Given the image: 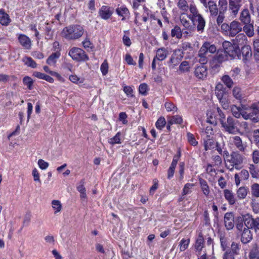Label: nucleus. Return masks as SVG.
<instances>
[{"label":"nucleus","mask_w":259,"mask_h":259,"mask_svg":"<svg viewBox=\"0 0 259 259\" xmlns=\"http://www.w3.org/2000/svg\"><path fill=\"white\" fill-rule=\"evenodd\" d=\"M248 192V189L245 187H241L237 190L236 194L239 199H244L246 198Z\"/></svg>","instance_id":"72a5a7b5"},{"label":"nucleus","mask_w":259,"mask_h":259,"mask_svg":"<svg viewBox=\"0 0 259 259\" xmlns=\"http://www.w3.org/2000/svg\"><path fill=\"white\" fill-rule=\"evenodd\" d=\"M223 47L230 59H234L238 55L239 48L234 43L232 44L229 41H225L223 44Z\"/></svg>","instance_id":"39448f33"},{"label":"nucleus","mask_w":259,"mask_h":259,"mask_svg":"<svg viewBox=\"0 0 259 259\" xmlns=\"http://www.w3.org/2000/svg\"><path fill=\"white\" fill-rule=\"evenodd\" d=\"M11 20L9 15L3 9L0 10V23L4 26H8Z\"/></svg>","instance_id":"c85d7f7f"},{"label":"nucleus","mask_w":259,"mask_h":259,"mask_svg":"<svg viewBox=\"0 0 259 259\" xmlns=\"http://www.w3.org/2000/svg\"><path fill=\"white\" fill-rule=\"evenodd\" d=\"M84 33L83 28L78 25H71L64 28L61 32L63 37L68 40L77 39Z\"/></svg>","instance_id":"f257e3e1"},{"label":"nucleus","mask_w":259,"mask_h":259,"mask_svg":"<svg viewBox=\"0 0 259 259\" xmlns=\"http://www.w3.org/2000/svg\"><path fill=\"white\" fill-rule=\"evenodd\" d=\"M194 74L198 78L203 79L207 74L206 67L203 65L196 67L194 71Z\"/></svg>","instance_id":"dca6fc26"},{"label":"nucleus","mask_w":259,"mask_h":259,"mask_svg":"<svg viewBox=\"0 0 259 259\" xmlns=\"http://www.w3.org/2000/svg\"><path fill=\"white\" fill-rule=\"evenodd\" d=\"M244 26L242 27L244 32V34L247 37H252L255 34L254 27L253 25V22L251 23L243 24Z\"/></svg>","instance_id":"6ab92c4d"},{"label":"nucleus","mask_w":259,"mask_h":259,"mask_svg":"<svg viewBox=\"0 0 259 259\" xmlns=\"http://www.w3.org/2000/svg\"><path fill=\"white\" fill-rule=\"evenodd\" d=\"M195 186V185L192 183H187L185 185L183 189V195H186L190 194L192 192V189Z\"/></svg>","instance_id":"de8ad7c7"},{"label":"nucleus","mask_w":259,"mask_h":259,"mask_svg":"<svg viewBox=\"0 0 259 259\" xmlns=\"http://www.w3.org/2000/svg\"><path fill=\"white\" fill-rule=\"evenodd\" d=\"M234 255L230 250H226L223 255V259H234Z\"/></svg>","instance_id":"774afa93"},{"label":"nucleus","mask_w":259,"mask_h":259,"mask_svg":"<svg viewBox=\"0 0 259 259\" xmlns=\"http://www.w3.org/2000/svg\"><path fill=\"white\" fill-rule=\"evenodd\" d=\"M243 160V157L238 152H233L230 156V158L227 159V161L230 163L231 166L237 169L239 168Z\"/></svg>","instance_id":"6e6552de"},{"label":"nucleus","mask_w":259,"mask_h":259,"mask_svg":"<svg viewBox=\"0 0 259 259\" xmlns=\"http://www.w3.org/2000/svg\"><path fill=\"white\" fill-rule=\"evenodd\" d=\"M240 234L241 235V242L244 244L249 242L252 238L251 231L249 228H246V230H244V231L240 233Z\"/></svg>","instance_id":"cd10ccee"},{"label":"nucleus","mask_w":259,"mask_h":259,"mask_svg":"<svg viewBox=\"0 0 259 259\" xmlns=\"http://www.w3.org/2000/svg\"><path fill=\"white\" fill-rule=\"evenodd\" d=\"M164 106L166 111L168 112L176 111L177 110V107L171 102H166Z\"/></svg>","instance_id":"e2e57ef3"},{"label":"nucleus","mask_w":259,"mask_h":259,"mask_svg":"<svg viewBox=\"0 0 259 259\" xmlns=\"http://www.w3.org/2000/svg\"><path fill=\"white\" fill-rule=\"evenodd\" d=\"M251 192L252 196L259 197V184L254 183L251 186Z\"/></svg>","instance_id":"864d4df0"},{"label":"nucleus","mask_w":259,"mask_h":259,"mask_svg":"<svg viewBox=\"0 0 259 259\" xmlns=\"http://www.w3.org/2000/svg\"><path fill=\"white\" fill-rule=\"evenodd\" d=\"M68 54L73 60L76 61H85L89 59L84 51L78 48H71Z\"/></svg>","instance_id":"20e7f679"},{"label":"nucleus","mask_w":259,"mask_h":259,"mask_svg":"<svg viewBox=\"0 0 259 259\" xmlns=\"http://www.w3.org/2000/svg\"><path fill=\"white\" fill-rule=\"evenodd\" d=\"M247 109H246V114L250 117L248 119L251 120L254 122H257L259 120L258 115H259V106L257 103H253L250 106H248Z\"/></svg>","instance_id":"423d86ee"},{"label":"nucleus","mask_w":259,"mask_h":259,"mask_svg":"<svg viewBox=\"0 0 259 259\" xmlns=\"http://www.w3.org/2000/svg\"><path fill=\"white\" fill-rule=\"evenodd\" d=\"M217 116H218V120H219L222 124V121H225V115L220 108H217Z\"/></svg>","instance_id":"69168bd1"},{"label":"nucleus","mask_w":259,"mask_h":259,"mask_svg":"<svg viewBox=\"0 0 259 259\" xmlns=\"http://www.w3.org/2000/svg\"><path fill=\"white\" fill-rule=\"evenodd\" d=\"M33 75L39 79H44L50 83L54 81V79L52 77L40 72L35 71L33 73Z\"/></svg>","instance_id":"f704fd0d"},{"label":"nucleus","mask_w":259,"mask_h":259,"mask_svg":"<svg viewBox=\"0 0 259 259\" xmlns=\"http://www.w3.org/2000/svg\"><path fill=\"white\" fill-rule=\"evenodd\" d=\"M190 68L189 63L186 61H183L179 66L180 70L183 72L189 71Z\"/></svg>","instance_id":"5fc2aeb1"},{"label":"nucleus","mask_w":259,"mask_h":259,"mask_svg":"<svg viewBox=\"0 0 259 259\" xmlns=\"http://www.w3.org/2000/svg\"><path fill=\"white\" fill-rule=\"evenodd\" d=\"M199 183L201 190L202 191L203 194L206 197H208L210 193V190L207 182L202 179H200L199 180Z\"/></svg>","instance_id":"7c9ffc66"},{"label":"nucleus","mask_w":259,"mask_h":259,"mask_svg":"<svg viewBox=\"0 0 259 259\" xmlns=\"http://www.w3.org/2000/svg\"><path fill=\"white\" fill-rule=\"evenodd\" d=\"M242 30L241 24L239 21L234 20L230 23V36H235Z\"/></svg>","instance_id":"9b49d317"},{"label":"nucleus","mask_w":259,"mask_h":259,"mask_svg":"<svg viewBox=\"0 0 259 259\" xmlns=\"http://www.w3.org/2000/svg\"><path fill=\"white\" fill-rule=\"evenodd\" d=\"M223 193L225 199L230 205H233L235 203L236 199L232 191L229 189H225Z\"/></svg>","instance_id":"393cba45"},{"label":"nucleus","mask_w":259,"mask_h":259,"mask_svg":"<svg viewBox=\"0 0 259 259\" xmlns=\"http://www.w3.org/2000/svg\"><path fill=\"white\" fill-rule=\"evenodd\" d=\"M18 41L20 45L26 49H30L31 46L30 39L25 34H19L18 37Z\"/></svg>","instance_id":"f3484780"},{"label":"nucleus","mask_w":259,"mask_h":259,"mask_svg":"<svg viewBox=\"0 0 259 259\" xmlns=\"http://www.w3.org/2000/svg\"><path fill=\"white\" fill-rule=\"evenodd\" d=\"M221 80L228 88H231L232 87L233 81L229 75H223L221 78Z\"/></svg>","instance_id":"49530a36"},{"label":"nucleus","mask_w":259,"mask_h":259,"mask_svg":"<svg viewBox=\"0 0 259 259\" xmlns=\"http://www.w3.org/2000/svg\"><path fill=\"white\" fill-rule=\"evenodd\" d=\"M60 56V53L59 52L52 53L47 59V63L50 66H54Z\"/></svg>","instance_id":"2f4dec72"},{"label":"nucleus","mask_w":259,"mask_h":259,"mask_svg":"<svg viewBox=\"0 0 259 259\" xmlns=\"http://www.w3.org/2000/svg\"><path fill=\"white\" fill-rule=\"evenodd\" d=\"M116 12L117 14L122 17V20H124L126 17L129 14L128 10L125 6H121L116 9Z\"/></svg>","instance_id":"c9c22d12"},{"label":"nucleus","mask_w":259,"mask_h":259,"mask_svg":"<svg viewBox=\"0 0 259 259\" xmlns=\"http://www.w3.org/2000/svg\"><path fill=\"white\" fill-rule=\"evenodd\" d=\"M204 239L201 233H200L196 239L195 248L197 251H200L203 248Z\"/></svg>","instance_id":"79ce46f5"},{"label":"nucleus","mask_w":259,"mask_h":259,"mask_svg":"<svg viewBox=\"0 0 259 259\" xmlns=\"http://www.w3.org/2000/svg\"><path fill=\"white\" fill-rule=\"evenodd\" d=\"M215 94L218 99H222L226 95V89L221 82H218L214 90Z\"/></svg>","instance_id":"a878e982"},{"label":"nucleus","mask_w":259,"mask_h":259,"mask_svg":"<svg viewBox=\"0 0 259 259\" xmlns=\"http://www.w3.org/2000/svg\"><path fill=\"white\" fill-rule=\"evenodd\" d=\"M189 8L190 12L192 14V15H190L191 19L192 18H195V17L200 14L198 13V11L196 8V6L194 4H190V6H189Z\"/></svg>","instance_id":"13d9d810"},{"label":"nucleus","mask_w":259,"mask_h":259,"mask_svg":"<svg viewBox=\"0 0 259 259\" xmlns=\"http://www.w3.org/2000/svg\"><path fill=\"white\" fill-rule=\"evenodd\" d=\"M248 42L249 41L247 36L242 33H239L233 39V43L238 46L239 48L240 46L243 47L248 45Z\"/></svg>","instance_id":"ddd939ff"},{"label":"nucleus","mask_w":259,"mask_h":259,"mask_svg":"<svg viewBox=\"0 0 259 259\" xmlns=\"http://www.w3.org/2000/svg\"><path fill=\"white\" fill-rule=\"evenodd\" d=\"M167 121L169 124H181L183 122V119L181 116L177 115L168 117Z\"/></svg>","instance_id":"4c0bfd02"},{"label":"nucleus","mask_w":259,"mask_h":259,"mask_svg":"<svg viewBox=\"0 0 259 259\" xmlns=\"http://www.w3.org/2000/svg\"><path fill=\"white\" fill-rule=\"evenodd\" d=\"M248 107L246 105H242L241 108L236 106V105H232L231 107V110L232 114L236 118H239L241 116L242 117L247 120L250 116L246 114V109H247Z\"/></svg>","instance_id":"0eeeda50"},{"label":"nucleus","mask_w":259,"mask_h":259,"mask_svg":"<svg viewBox=\"0 0 259 259\" xmlns=\"http://www.w3.org/2000/svg\"><path fill=\"white\" fill-rule=\"evenodd\" d=\"M242 54L243 61L244 63L248 62L252 57V51L249 45L242 47Z\"/></svg>","instance_id":"aec40b11"},{"label":"nucleus","mask_w":259,"mask_h":259,"mask_svg":"<svg viewBox=\"0 0 259 259\" xmlns=\"http://www.w3.org/2000/svg\"><path fill=\"white\" fill-rule=\"evenodd\" d=\"M190 243V239H185L184 238L182 239L179 244L180 250L181 251H185L188 247L189 244Z\"/></svg>","instance_id":"3c124183"},{"label":"nucleus","mask_w":259,"mask_h":259,"mask_svg":"<svg viewBox=\"0 0 259 259\" xmlns=\"http://www.w3.org/2000/svg\"><path fill=\"white\" fill-rule=\"evenodd\" d=\"M217 48L214 45L208 42H205L200 48L198 56H208V54H213L216 52Z\"/></svg>","instance_id":"1a4fd4ad"},{"label":"nucleus","mask_w":259,"mask_h":259,"mask_svg":"<svg viewBox=\"0 0 259 259\" xmlns=\"http://www.w3.org/2000/svg\"><path fill=\"white\" fill-rule=\"evenodd\" d=\"M250 206L252 208V211L255 213L257 214L259 213V205L258 202H257L255 199H252Z\"/></svg>","instance_id":"bf43d9fd"},{"label":"nucleus","mask_w":259,"mask_h":259,"mask_svg":"<svg viewBox=\"0 0 259 259\" xmlns=\"http://www.w3.org/2000/svg\"><path fill=\"white\" fill-rule=\"evenodd\" d=\"M100 70L103 75H105L107 74L108 71V64L106 60H105L101 64Z\"/></svg>","instance_id":"0e129e2a"},{"label":"nucleus","mask_w":259,"mask_h":259,"mask_svg":"<svg viewBox=\"0 0 259 259\" xmlns=\"http://www.w3.org/2000/svg\"><path fill=\"white\" fill-rule=\"evenodd\" d=\"M224 223L227 230H231L234 226V215L232 212H227L224 216Z\"/></svg>","instance_id":"2eb2a0df"},{"label":"nucleus","mask_w":259,"mask_h":259,"mask_svg":"<svg viewBox=\"0 0 259 259\" xmlns=\"http://www.w3.org/2000/svg\"><path fill=\"white\" fill-rule=\"evenodd\" d=\"M191 21L194 24L197 22V28L199 31H202L205 26V21L201 14L197 15L195 18H191Z\"/></svg>","instance_id":"a211bd4d"},{"label":"nucleus","mask_w":259,"mask_h":259,"mask_svg":"<svg viewBox=\"0 0 259 259\" xmlns=\"http://www.w3.org/2000/svg\"><path fill=\"white\" fill-rule=\"evenodd\" d=\"M230 141L239 150L243 152L245 150L246 146L242 143L241 138L239 136H234L230 138Z\"/></svg>","instance_id":"5701e85b"},{"label":"nucleus","mask_w":259,"mask_h":259,"mask_svg":"<svg viewBox=\"0 0 259 259\" xmlns=\"http://www.w3.org/2000/svg\"><path fill=\"white\" fill-rule=\"evenodd\" d=\"M213 129L211 126H208L206 127L205 131L202 133L204 138H213Z\"/></svg>","instance_id":"603ef678"},{"label":"nucleus","mask_w":259,"mask_h":259,"mask_svg":"<svg viewBox=\"0 0 259 259\" xmlns=\"http://www.w3.org/2000/svg\"><path fill=\"white\" fill-rule=\"evenodd\" d=\"M112 13V9L106 6H102L99 11L100 17L104 20L108 19L111 16Z\"/></svg>","instance_id":"412c9836"},{"label":"nucleus","mask_w":259,"mask_h":259,"mask_svg":"<svg viewBox=\"0 0 259 259\" xmlns=\"http://www.w3.org/2000/svg\"><path fill=\"white\" fill-rule=\"evenodd\" d=\"M236 227L240 233L244 231V230H246V228H248V227L246 226L242 220L240 222H237Z\"/></svg>","instance_id":"680f3d73"},{"label":"nucleus","mask_w":259,"mask_h":259,"mask_svg":"<svg viewBox=\"0 0 259 259\" xmlns=\"http://www.w3.org/2000/svg\"><path fill=\"white\" fill-rule=\"evenodd\" d=\"M69 79L73 83L75 84L82 83L83 82L84 79L80 78L76 75H71L69 76Z\"/></svg>","instance_id":"6e6d98bb"},{"label":"nucleus","mask_w":259,"mask_h":259,"mask_svg":"<svg viewBox=\"0 0 259 259\" xmlns=\"http://www.w3.org/2000/svg\"><path fill=\"white\" fill-rule=\"evenodd\" d=\"M233 94L236 99L240 100L242 97L240 88L237 87L234 88L233 90Z\"/></svg>","instance_id":"052dcab7"},{"label":"nucleus","mask_w":259,"mask_h":259,"mask_svg":"<svg viewBox=\"0 0 259 259\" xmlns=\"http://www.w3.org/2000/svg\"><path fill=\"white\" fill-rule=\"evenodd\" d=\"M168 55V51L167 48L161 47L156 51V55L154 57L157 60L162 61L164 60Z\"/></svg>","instance_id":"4be33fe9"},{"label":"nucleus","mask_w":259,"mask_h":259,"mask_svg":"<svg viewBox=\"0 0 259 259\" xmlns=\"http://www.w3.org/2000/svg\"><path fill=\"white\" fill-rule=\"evenodd\" d=\"M203 6L207 8H208L210 15L212 16H216L218 14V9L216 3L211 0H205V4L201 3Z\"/></svg>","instance_id":"f8f14e48"},{"label":"nucleus","mask_w":259,"mask_h":259,"mask_svg":"<svg viewBox=\"0 0 259 259\" xmlns=\"http://www.w3.org/2000/svg\"><path fill=\"white\" fill-rule=\"evenodd\" d=\"M166 124V120L164 117H160L155 123L156 128L159 130H161Z\"/></svg>","instance_id":"8fccbe9b"},{"label":"nucleus","mask_w":259,"mask_h":259,"mask_svg":"<svg viewBox=\"0 0 259 259\" xmlns=\"http://www.w3.org/2000/svg\"><path fill=\"white\" fill-rule=\"evenodd\" d=\"M239 20L243 24L251 23V17L249 10L244 8L240 13Z\"/></svg>","instance_id":"4468645a"},{"label":"nucleus","mask_w":259,"mask_h":259,"mask_svg":"<svg viewBox=\"0 0 259 259\" xmlns=\"http://www.w3.org/2000/svg\"><path fill=\"white\" fill-rule=\"evenodd\" d=\"M22 61L24 62L25 65L28 67H30L33 68L36 67V63L31 57H25L23 58Z\"/></svg>","instance_id":"c03bdc74"},{"label":"nucleus","mask_w":259,"mask_h":259,"mask_svg":"<svg viewBox=\"0 0 259 259\" xmlns=\"http://www.w3.org/2000/svg\"><path fill=\"white\" fill-rule=\"evenodd\" d=\"M242 220L249 229L259 231V217L254 218L251 214L246 213L242 215Z\"/></svg>","instance_id":"7ed1b4c3"},{"label":"nucleus","mask_w":259,"mask_h":259,"mask_svg":"<svg viewBox=\"0 0 259 259\" xmlns=\"http://www.w3.org/2000/svg\"><path fill=\"white\" fill-rule=\"evenodd\" d=\"M244 0H229V8L231 13L236 16L241 7Z\"/></svg>","instance_id":"9d476101"},{"label":"nucleus","mask_w":259,"mask_h":259,"mask_svg":"<svg viewBox=\"0 0 259 259\" xmlns=\"http://www.w3.org/2000/svg\"><path fill=\"white\" fill-rule=\"evenodd\" d=\"M253 57L256 61H259V38L253 39L252 42Z\"/></svg>","instance_id":"c756f323"},{"label":"nucleus","mask_w":259,"mask_h":259,"mask_svg":"<svg viewBox=\"0 0 259 259\" xmlns=\"http://www.w3.org/2000/svg\"><path fill=\"white\" fill-rule=\"evenodd\" d=\"M190 17H191V15H188L185 13H182L180 17L182 24L184 27L189 29H191L193 27L190 21L191 20Z\"/></svg>","instance_id":"b1692460"},{"label":"nucleus","mask_w":259,"mask_h":259,"mask_svg":"<svg viewBox=\"0 0 259 259\" xmlns=\"http://www.w3.org/2000/svg\"><path fill=\"white\" fill-rule=\"evenodd\" d=\"M121 140V134L120 132H118L113 137L108 139V142L110 144L114 145L120 144Z\"/></svg>","instance_id":"e433bc0d"},{"label":"nucleus","mask_w":259,"mask_h":259,"mask_svg":"<svg viewBox=\"0 0 259 259\" xmlns=\"http://www.w3.org/2000/svg\"><path fill=\"white\" fill-rule=\"evenodd\" d=\"M178 7L183 11H187L189 9V5L186 0H179L177 3Z\"/></svg>","instance_id":"09e8293b"},{"label":"nucleus","mask_w":259,"mask_h":259,"mask_svg":"<svg viewBox=\"0 0 259 259\" xmlns=\"http://www.w3.org/2000/svg\"><path fill=\"white\" fill-rule=\"evenodd\" d=\"M215 58L219 62H222L230 59L224 50L218 51Z\"/></svg>","instance_id":"58836bf2"},{"label":"nucleus","mask_w":259,"mask_h":259,"mask_svg":"<svg viewBox=\"0 0 259 259\" xmlns=\"http://www.w3.org/2000/svg\"><path fill=\"white\" fill-rule=\"evenodd\" d=\"M249 259H259V247L254 244L249 253Z\"/></svg>","instance_id":"473e14b6"},{"label":"nucleus","mask_w":259,"mask_h":259,"mask_svg":"<svg viewBox=\"0 0 259 259\" xmlns=\"http://www.w3.org/2000/svg\"><path fill=\"white\" fill-rule=\"evenodd\" d=\"M171 36L177 39H180L182 37V32L181 28L178 26H175L171 30Z\"/></svg>","instance_id":"37998d69"},{"label":"nucleus","mask_w":259,"mask_h":259,"mask_svg":"<svg viewBox=\"0 0 259 259\" xmlns=\"http://www.w3.org/2000/svg\"><path fill=\"white\" fill-rule=\"evenodd\" d=\"M207 119L206 121L210 124L215 125L218 123V116H217V113L210 110L207 111Z\"/></svg>","instance_id":"bb28decb"},{"label":"nucleus","mask_w":259,"mask_h":259,"mask_svg":"<svg viewBox=\"0 0 259 259\" xmlns=\"http://www.w3.org/2000/svg\"><path fill=\"white\" fill-rule=\"evenodd\" d=\"M187 137L188 142L192 146H195L198 144V142L196 141L195 136L193 134L188 133L187 134Z\"/></svg>","instance_id":"4d7b16f0"},{"label":"nucleus","mask_w":259,"mask_h":259,"mask_svg":"<svg viewBox=\"0 0 259 259\" xmlns=\"http://www.w3.org/2000/svg\"><path fill=\"white\" fill-rule=\"evenodd\" d=\"M37 163L39 167L42 170L46 169L49 166V163L43 159H39Z\"/></svg>","instance_id":"338daca9"},{"label":"nucleus","mask_w":259,"mask_h":259,"mask_svg":"<svg viewBox=\"0 0 259 259\" xmlns=\"http://www.w3.org/2000/svg\"><path fill=\"white\" fill-rule=\"evenodd\" d=\"M51 205L54 211V214H57L60 212L62 210V204L59 200H53L52 201Z\"/></svg>","instance_id":"ea45409f"},{"label":"nucleus","mask_w":259,"mask_h":259,"mask_svg":"<svg viewBox=\"0 0 259 259\" xmlns=\"http://www.w3.org/2000/svg\"><path fill=\"white\" fill-rule=\"evenodd\" d=\"M23 83L27 86L28 90H31L33 89V80L30 77L28 76H25L23 78Z\"/></svg>","instance_id":"a18cd8bd"},{"label":"nucleus","mask_w":259,"mask_h":259,"mask_svg":"<svg viewBox=\"0 0 259 259\" xmlns=\"http://www.w3.org/2000/svg\"><path fill=\"white\" fill-rule=\"evenodd\" d=\"M239 121L235 120L231 117L227 118V121H222V126L226 132L229 134H236L239 133V129L238 127Z\"/></svg>","instance_id":"f03ea898"},{"label":"nucleus","mask_w":259,"mask_h":259,"mask_svg":"<svg viewBox=\"0 0 259 259\" xmlns=\"http://www.w3.org/2000/svg\"><path fill=\"white\" fill-rule=\"evenodd\" d=\"M204 149L205 151L210 150L214 147V141L213 138H204Z\"/></svg>","instance_id":"a19ab883"}]
</instances>
